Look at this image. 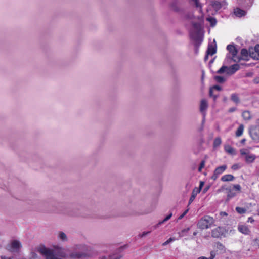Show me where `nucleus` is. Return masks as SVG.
Listing matches in <instances>:
<instances>
[{"mask_svg": "<svg viewBox=\"0 0 259 259\" xmlns=\"http://www.w3.org/2000/svg\"><path fill=\"white\" fill-rule=\"evenodd\" d=\"M96 253L92 246L84 243L76 244L72 247L71 252L68 254L67 257L71 259H83L92 256Z\"/></svg>", "mask_w": 259, "mask_h": 259, "instance_id": "obj_1", "label": "nucleus"}, {"mask_svg": "<svg viewBox=\"0 0 259 259\" xmlns=\"http://www.w3.org/2000/svg\"><path fill=\"white\" fill-rule=\"evenodd\" d=\"M38 251L46 259H65L67 256L66 250L62 247L50 249L42 246L39 247Z\"/></svg>", "mask_w": 259, "mask_h": 259, "instance_id": "obj_2", "label": "nucleus"}, {"mask_svg": "<svg viewBox=\"0 0 259 259\" xmlns=\"http://www.w3.org/2000/svg\"><path fill=\"white\" fill-rule=\"evenodd\" d=\"M240 69V66L238 64H235L230 67L223 65L217 71L218 74L225 73L228 75H232Z\"/></svg>", "mask_w": 259, "mask_h": 259, "instance_id": "obj_3", "label": "nucleus"}, {"mask_svg": "<svg viewBox=\"0 0 259 259\" xmlns=\"http://www.w3.org/2000/svg\"><path fill=\"white\" fill-rule=\"evenodd\" d=\"M214 220L212 217L205 216L198 221L197 227L201 230L209 228L213 224Z\"/></svg>", "mask_w": 259, "mask_h": 259, "instance_id": "obj_4", "label": "nucleus"}, {"mask_svg": "<svg viewBox=\"0 0 259 259\" xmlns=\"http://www.w3.org/2000/svg\"><path fill=\"white\" fill-rule=\"evenodd\" d=\"M127 248V245L118 246L114 245V259H121L124 254V251Z\"/></svg>", "mask_w": 259, "mask_h": 259, "instance_id": "obj_5", "label": "nucleus"}, {"mask_svg": "<svg viewBox=\"0 0 259 259\" xmlns=\"http://www.w3.org/2000/svg\"><path fill=\"white\" fill-rule=\"evenodd\" d=\"M249 133L254 142H259V126H250L249 128Z\"/></svg>", "mask_w": 259, "mask_h": 259, "instance_id": "obj_6", "label": "nucleus"}, {"mask_svg": "<svg viewBox=\"0 0 259 259\" xmlns=\"http://www.w3.org/2000/svg\"><path fill=\"white\" fill-rule=\"evenodd\" d=\"M191 38L195 41V46H199L203 40L201 32H192L190 33Z\"/></svg>", "mask_w": 259, "mask_h": 259, "instance_id": "obj_7", "label": "nucleus"}, {"mask_svg": "<svg viewBox=\"0 0 259 259\" xmlns=\"http://www.w3.org/2000/svg\"><path fill=\"white\" fill-rule=\"evenodd\" d=\"M21 247V243L18 240H13L8 246V249L12 252H17Z\"/></svg>", "mask_w": 259, "mask_h": 259, "instance_id": "obj_8", "label": "nucleus"}, {"mask_svg": "<svg viewBox=\"0 0 259 259\" xmlns=\"http://www.w3.org/2000/svg\"><path fill=\"white\" fill-rule=\"evenodd\" d=\"M225 229L223 227H218L211 231V236L213 238H220L224 236Z\"/></svg>", "mask_w": 259, "mask_h": 259, "instance_id": "obj_9", "label": "nucleus"}, {"mask_svg": "<svg viewBox=\"0 0 259 259\" xmlns=\"http://www.w3.org/2000/svg\"><path fill=\"white\" fill-rule=\"evenodd\" d=\"M211 5L213 9L215 11H219L222 7L226 5L225 0L220 1L219 0H211Z\"/></svg>", "mask_w": 259, "mask_h": 259, "instance_id": "obj_10", "label": "nucleus"}, {"mask_svg": "<svg viewBox=\"0 0 259 259\" xmlns=\"http://www.w3.org/2000/svg\"><path fill=\"white\" fill-rule=\"evenodd\" d=\"M227 165L225 164L217 167L213 172V174L211 176V179L213 180H215L218 177L227 169Z\"/></svg>", "mask_w": 259, "mask_h": 259, "instance_id": "obj_11", "label": "nucleus"}, {"mask_svg": "<svg viewBox=\"0 0 259 259\" xmlns=\"http://www.w3.org/2000/svg\"><path fill=\"white\" fill-rule=\"evenodd\" d=\"M227 49L232 55V59L234 62H237V59H236L238 50L234 45H229L227 46Z\"/></svg>", "mask_w": 259, "mask_h": 259, "instance_id": "obj_12", "label": "nucleus"}, {"mask_svg": "<svg viewBox=\"0 0 259 259\" xmlns=\"http://www.w3.org/2000/svg\"><path fill=\"white\" fill-rule=\"evenodd\" d=\"M241 57H237V62L240 61L241 60H248V52L247 49L243 48L241 50Z\"/></svg>", "mask_w": 259, "mask_h": 259, "instance_id": "obj_13", "label": "nucleus"}, {"mask_svg": "<svg viewBox=\"0 0 259 259\" xmlns=\"http://www.w3.org/2000/svg\"><path fill=\"white\" fill-rule=\"evenodd\" d=\"M57 239L62 242H67L68 240L67 235L62 231H59L57 235Z\"/></svg>", "mask_w": 259, "mask_h": 259, "instance_id": "obj_14", "label": "nucleus"}, {"mask_svg": "<svg viewBox=\"0 0 259 259\" xmlns=\"http://www.w3.org/2000/svg\"><path fill=\"white\" fill-rule=\"evenodd\" d=\"M200 192L197 190L196 187H195L192 191L191 196L189 199V205H190L192 202L194 201V200L195 199L196 195L198 193H200Z\"/></svg>", "mask_w": 259, "mask_h": 259, "instance_id": "obj_15", "label": "nucleus"}, {"mask_svg": "<svg viewBox=\"0 0 259 259\" xmlns=\"http://www.w3.org/2000/svg\"><path fill=\"white\" fill-rule=\"evenodd\" d=\"M172 213L170 212L168 215H167L162 221H159L156 225L154 226V229H157L159 227L160 225L163 224L165 222L167 221L172 217Z\"/></svg>", "mask_w": 259, "mask_h": 259, "instance_id": "obj_16", "label": "nucleus"}, {"mask_svg": "<svg viewBox=\"0 0 259 259\" xmlns=\"http://www.w3.org/2000/svg\"><path fill=\"white\" fill-rule=\"evenodd\" d=\"M235 177L233 175L228 174L222 176L221 180L223 182H229L233 181Z\"/></svg>", "mask_w": 259, "mask_h": 259, "instance_id": "obj_17", "label": "nucleus"}, {"mask_svg": "<svg viewBox=\"0 0 259 259\" xmlns=\"http://www.w3.org/2000/svg\"><path fill=\"white\" fill-rule=\"evenodd\" d=\"M208 107L207 102L205 99L201 100L200 106V111L201 112L205 111Z\"/></svg>", "mask_w": 259, "mask_h": 259, "instance_id": "obj_18", "label": "nucleus"}, {"mask_svg": "<svg viewBox=\"0 0 259 259\" xmlns=\"http://www.w3.org/2000/svg\"><path fill=\"white\" fill-rule=\"evenodd\" d=\"M256 158V156L254 154H249L245 157V160L247 163H252Z\"/></svg>", "mask_w": 259, "mask_h": 259, "instance_id": "obj_19", "label": "nucleus"}, {"mask_svg": "<svg viewBox=\"0 0 259 259\" xmlns=\"http://www.w3.org/2000/svg\"><path fill=\"white\" fill-rule=\"evenodd\" d=\"M216 45L213 46L212 45H209L206 53L210 55H213L216 53Z\"/></svg>", "mask_w": 259, "mask_h": 259, "instance_id": "obj_20", "label": "nucleus"}, {"mask_svg": "<svg viewBox=\"0 0 259 259\" xmlns=\"http://www.w3.org/2000/svg\"><path fill=\"white\" fill-rule=\"evenodd\" d=\"M234 13L235 15L238 17H241L246 15V12L239 8H237L235 10Z\"/></svg>", "mask_w": 259, "mask_h": 259, "instance_id": "obj_21", "label": "nucleus"}, {"mask_svg": "<svg viewBox=\"0 0 259 259\" xmlns=\"http://www.w3.org/2000/svg\"><path fill=\"white\" fill-rule=\"evenodd\" d=\"M238 230L244 234H248L249 232L248 227L244 225H239L238 226Z\"/></svg>", "mask_w": 259, "mask_h": 259, "instance_id": "obj_22", "label": "nucleus"}, {"mask_svg": "<svg viewBox=\"0 0 259 259\" xmlns=\"http://www.w3.org/2000/svg\"><path fill=\"white\" fill-rule=\"evenodd\" d=\"M231 100L236 104L240 103V99L238 97V95L236 93L232 94L231 95Z\"/></svg>", "mask_w": 259, "mask_h": 259, "instance_id": "obj_23", "label": "nucleus"}, {"mask_svg": "<svg viewBox=\"0 0 259 259\" xmlns=\"http://www.w3.org/2000/svg\"><path fill=\"white\" fill-rule=\"evenodd\" d=\"M242 116L245 120H249L251 119V115L249 111H243L242 113Z\"/></svg>", "mask_w": 259, "mask_h": 259, "instance_id": "obj_24", "label": "nucleus"}, {"mask_svg": "<svg viewBox=\"0 0 259 259\" xmlns=\"http://www.w3.org/2000/svg\"><path fill=\"white\" fill-rule=\"evenodd\" d=\"M244 131V125L243 124H240L238 128H237L236 132V137H240L241 136L243 132Z\"/></svg>", "mask_w": 259, "mask_h": 259, "instance_id": "obj_25", "label": "nucleus"}, {"mask_svg": "<svg viewBox=\"0 0 259 259\" xmlns=\"http://www.w3.org/2000/svg\"><path fill=\"white\" fill-rule=\"evenodd\" d=\"M214 79L219 83H223L225 82L226 80V78L221 76H215L214 77Z\"/></svg>", "mask_w": 259, "mask_h": 259, "instance_id": "obj_26", "label": "nucleus"}, {"mask_svg": "<svg viewBox=\"0 0 259 259\" xmlns=\"http://www.w3.org/2000/svg\"><path fill=\"white\" fill-rule=\"evenodd\" d=\"M206 20L210 23V26L211 27H214L217 24V20L215 18L209 17L207 18Z\"/></svg>", "mask_w": 259, "mask_h": 259, "instance_id": "obj_27", "label": "nucleus"}, {"mask_svg": "<svg viewBox=\"0 0 259 259\" xmlns=\"http://www.w3.org/2000/svg\"><path fill=\"white\" fill-rule=\"evenodd\" d=\"M192 25L195 29V32H201V26L200 23L195 22L192 23Z\"/></svg>", "mask_w": 259, "mask_h": 259, "instance_id": "obj_28", "label": "nucleus"}, {"mask_svg": "<svg viewBox=\"0 0 259 259\" xmlns=\"http://www.w3.org/2000/svg\"><path fill=\"white\" fill-rule=\"evenodd\" d=\"M221 142H222V141H221V138L217 137V138H215V139L214 140V141H213V147L215 148V147L219 146L220 145V144H221Z\"/></svg>", "mask_w": 259, "mask_h": 259, "instance_id": "obj_29", "label": "nucleus"}, {"mask_svg": "<svg viewBox=\"0 0 259 259\" xmlns=\"http://www.w3.org/2000/svg\"><path fill=\"white\" fill-rule=\"evenodd\" d=\"M226 190L228 191L227 194V198L228 199L233 198L236 196V193L232 192L231 191V188H227Z\"/></svg>", "mask_w": 259, "mask_h": 259, "instance_id": "obj_30", "label": "nucleus"}, {"mask_svg": "<svg viewBox=\"0 0 259 259\" xmlns=\"http://www.w3.org/2000/svg\"><path fill=\"white\" fill-rule=\"evenodd\" d=\"M225 151L231 154L234 153V149L230 146L225 147Z\"/></svg>", "mask_w": 259, "mask_h": 259, "instance_id": "obj_31", "label": "nucleus"}, {"mask_svg": "<svg viewBox=\"0 0 259 259\" xmlns=\"http://www.w3.org/2000/svg\"><path fill=\"white\" fill-rule=\"evenodd\" d=\"M190 228L189 227L183 229L181 232L179 233V235L180 237H183L186 235V233L190 230Z\"/></svg>", "mask_w": 259, "mask_h": 259, "instance_id": "obj_32", "label": "nucleus"}, {"mask_svg": "<svg viewBox=\"0 0 259 259\" xmlns=\"http://www.w3.org/2000/svg\"><path fill=\"white\" fill-rule=\"evenodd\" d=\"M236 211L239 214L244 213L246 211V209L244 208L237 207L236 208Z\"/></svg>", "mask_w": 259, "mask_h": 259, "instance_id": "obj_33", "label": "nucleus"}, {"mask_svg": "<svg viewBox=\"0 0 259 259\" xmlns=\"http://www.w3.org/2000/svg\"><path fill=\"white\" fill-rule=\"evenodd\" d=\"M175 240L176 239L175 238L170 237L167 241L162 243V246H166L170 242L175 241Z\"/></svg>", "mask_w": 259, "mask_h": 259, "instance_id": "obj_34", "label": "nucleus"}, {"mask_svg": "<svg viewBox=\"0 0 259 259\" xmlns=\"http://www.w3.org/2000/svg\"><path fill=\"white\" fill-rule=\"evenodd\" d=\"M214 90L211 88H210L209 89V95L210 97H212L213 98V99L214 100H215L217 97H218V95H213V91Z\"/></svg>", "mask_w": 259, "mask_h": 259, "instance_id": "obj_35", "label": "nucleus"}, {"mask_svg": "<svg viewBox=\"0 0 259 259\" xmlns=\"http://www.w3.org/2000/svg\"><path fill=\"white\" fill-rule=\"evenodd\" d=\"M151 233V231H147V232H143L142 233H140L138 235V237L140 238H143L145 237L146 235L149 234Z\"/></svg>", "mask_w": 259, "mask_h": 259, "instance_id": "obj_36", "label": "nucleus"}, {"mask_svg": "<svg viewBox=\"0 0 259 259\" xmlns=\"http://www.w3.org/2000/svg\"><path fill=\"white\" fill-rule=\"evenodd\" d=\"M233 189H234L236 191H237L238 192L241 191V187L240 185L239 184H235L233 185Z\"/></svg>", "mask_w": 259, "mask_h": 259, "instance_id": "obj_37", "label": "nucleus"}, {"mask_svg": "<svg viewBox=\"0 0 259 259\" xmlns=\"http://www.w3.org/2000/svg\"><path fill=\"white\" fill-rule=\"evenodd\" d=\"M217 247L219 249L223 250L225 249V246L220 242H218L216 243Z\"/></svg>", "mask_w": 259, "mask_h": 259, "instance_id": "obj_38", "label": "nucleus"}, {"mask_svg": "<svg viewBox=\"0 0 259 259\" xmlns=\"http://www.w3.org/2000/svg\"><path fill=\"white\" fill-rule=\"evenodd\" d=\"M204 165H205V161L204 160L201 161V162L199 165V166L198 167V171H201L202 169L204 168Z\"/></svg>", "mask_w": 259, "mask_h": 259, "instance_id": "obj_39", "label": "nucleus"}, {"mask_svg": "<svg viewBox=\"0 0 259 259\" xmlns=\"http://www.w3.org/2000/svg\"><path fill=\"white\" fill-rule=\"evenodd\" d=\"M240 154L242 156H244L245 157L248 155L249 153L248 152H247L245 149H241L240 150Z\"/></svg>", "mask_w": 259, "mask_h": 259, "instance_id": "obj_40", "label": "nucleus"}, {"mask_svg": "<svg viewBox=\"0 0 259 259\" xmlns=\"http://www.w3.org/2000/svg\"><path fill=\"white\" fill-rule=\"evenodd\" d=\"M255 53L257 54L259 57V45H256L254 49ZM257 59L259 60V58H257Z\"/></svg>", "mask_w": 259, "mask_h": 259, "instance_id": "obj_41", "label": "nucleus"}, {"mask_svg": "<svg viewBox=\"0 0 259 259\" xmlns=\"http://www.w3.org/2000/svg\"><path fill=\"white\" fill-rule=\"evenodd\" d=\"M189 208H187L181 215H180L178 218L179 220L182 219L189 211Z\"/></svg>", "mask_w": 259, "mask_h": 259, "instance_id": "obj_42", "label": "nucleus"}, {"mask_svg": "<svg viewBox=\"0 0 259 259\" xmlns=\"http://www.w3.org/2000/svg\"><path fill=\"white\" fill-rule=\"evenodd\" d=\"M204 183L203 182L200 181L199 188L196 187L197 190H198V191H199L200 192L202 189V188L203 187V186L204 185Z\"/></svg>", "mask_w": 259, "mask_h": 259, "instance_id": "obj_43", "label": "nucleus"}, {"mask_svg": "<svg viewBox=\"0 0 259 259\" xmlns=\"http://www.w3.org/2000/svg\"><path fill=\"white\" fill-rule=\"evenodd\" d=\"M212 88L213 89V90H217L218 91H221L222 90V88L221 87L218 85H214L212 87Z\"/></svg>", "mask_w": 259, "mask_h": 259, "instance_id": "obj_44", "label": "nucleus"}, {"mask_svg": "<svg viewBox=\"0 0 259 259\" xmlns=\"http://www.w3.org/2000/svg\"><path fill=\"white\" fill-rule=\"evenodd\" d=\"M194 2L195 3V6L196 7H201V6L200 4L199 3L198 0H193Z\"/></svg>", "mask_w": 259, "mask_h": 259, "instance_id": "obj_45", "label": "nucleus"}, {"mask_svg": "<svg viewBox=\"0 0 259 259\" xmlns=\"http://www.w3.org/2000/svg\"><path fill=\"white\" fill-rule=\"evenodd\" d=\"M232 168L234 170H236L238 168V166L237 164H234L232 166Z\"/></svg>", "mask_w": 259, "mask_h": 259, "instance_id": "obj_46", "label": "nucleus"}, {"mask_svg": "<svg viewBox=\"0 0 259 259\" xmlns=\"http://www.w3.org/2000/svg\"><path fill=\"white\" fill-rule=\"evenodd\" d=\"M236 110V108L235 107H232L229 109V112H233L235 111Z\"/></svg>", "mask_w": 259, "mask_h": 259, "instance_id": "obj_47", "label": "nucleus"}, {"mask_svg": "<svg viewBox=\"0 0 259 259\" xmlns=\"http://www.w3.org/2000/svg\"><path fill=\"white\" fill-rule=\"evenodd\" d=\"M209 55V54H208V53H206L205 57H204V61H207V60H208V56Z\"/></svg>", "mask_w": 259, "mask_h": 259, "instance_id": "obj_48", "label": "nucleus"}, {"mask_svg": "<svg viewBox=\"0 0 259 259\" xmlns=\"http://www.w3.org/2000/svg\"><path fill=\"white\" fill-rule=\"evenodd\" d=\"M248 222L253 223L254 222V220L252 218L249 217L248 219Z\"/></svg>", "mask_w": 259, "mask_h": 259, "instance_id": "obj_49", "label": "nucleus"}, {"mask_svg": "<svg viewBox=\"0 0 259 259\" xmlns=\"http://www.w3.org/2000/svg\"><path fill=\"white\" fill-rule=\"evenodd\" d=\"M1 259H13V258L7 257L6 256H2Z\"/></svg>", "mask_w": 259, "mask_h": 259, "instance_id": "obj_50", "label": "nucleus"}, {"mask_svg": "<svg viewBox=\"0 0 259 259\" xmlns=\"http://www.w3.org/2000/svg\"><path fill=\"white\" fill-rule=\"evenodd\" d=\"M220 214L223 216H227L228 215L226 212H221Z\"/></svg>", "mask_w": 259, "mask_h": 259, "instance_id": "obj_51", "label": "nucleus"}, {"mask_svg": "<svg viewBox=\"0 0 259 259\" xmlns=\"http://www.w3.org/2000/svg\"><path fill=\"white\" fill-rule=\"evenodd\" d=\"M256 244L259 246V238L255 239L254 240Z\"/></svg>", "mask_w": 259, "mask_h": 259, "instance_id": "obj_52", "label": "nucleus"}, {"mask_svg": "<svg viewBox=\"0 0 259 259\" xmlns=\"http://www.w3.org/2000/svg\"><path fill=\"white\" fill-rule=\"evenodd\" d=\"M191 185L189 183H188L186 185V188H187L188 189H189Z\"/></svg>", "mask_w": 259, "mask_h": 259, "instance_id": "obj_53", "label": "nucleus"}, {"mask_svg": "<svg viewBox=\"0 0 259 259\" xmlns=\"http://www.w3.org/2000/svg\"><path fill=\"white\" fill-rule=\"evenodd\" d=\"M253 54H254V53H253V52L251 53V52L250 51H249V56H250V57H252V58H254V56H253Z\"/></svg>", "mask_w": 259, "mask_h": 259, "instance_id": "obj_54", "label": "nucleus"}, {"mask_svg": "<svg viewBox=\"0 0 259 259\" xmlns=\"http://www.w3.org/2000/svg\"><path fill=\"white\" fill-rule=\"evenodd\" d=\"M245 141H246V139L244 138L241 140V143L242 144H244Z\"/></svg>", "mask_w": 259, "mask_h": 259, "instance_id": "obj_55", "label": "nucleus"}, {"mask_svg": "<svg viewBox=\"0 0 259 259\" xmlns=\"http://www.w3.org/2000/svg\"><path fill=\"white\" fill-rule=\"evenodd\" d=\"M198 259H208V258L206 257L201 256V257H199Z\"/></svg>", "mask_w": 259, "mask_h": 259, "instance_id": "obj_56", "label": "nucleus"}, {"mask_svg": "<svg viewBox=\"0 0 259 259\" xmlns=\"http://www.w3.org/2000/svg\"><path fill=\"white\" fill-rule=\"evenodd\" d=\"M208 187L207 188H205L204 189V192H205L207 191V190L208 189Z\"/></svg>", "mask_w": 259, "mask_h": 259, "instance_id": "obj_57", "label": "nucleus"}, {"mask_svg": "<svg viewBox=\"0 0 259 259\" xmlns=\"http://www.w3.org/2000/svg\"><path fill=\"white\" fill-rule=\"evenodd\" d=\"M198 47H199V46H196V47H197V48L196 49V50H195L196 53H197V52H198Z\"/></svg>", "mask_w": 259, "mask_h": 259, "instance_id": "obj_58", "label": "nucleus"}, {"mask_svg": "<svg viewBox=\"0 0 259 259\" xmlns=\"http://www.w3.org/2000/svg\"><path fill=\"white\" fill-rule=\"evenodd\" d=\"M213 62V59H212L210 61L209 63H212Z\"/></svg>", "mask_w": 259, "mask_h": 259, "instance_id": "obj_59", "label": "nucleus"}, {"mask_svg": "<svg viewBox=\"0 0 259 259\" xmlns=\"http://www.w3.org/2000/svg\"><path fill=\"white\" fill-rule=\"evenodd\" d=\"M197 232H194V233H193V235H194V236L196 235H197Z\"/></svg>", "mask_w": 259, "mask_h": 259, "instance_id": "obj_60", "label": "nucleus"}, {"mask_svg": "<svg viewBox=\"0 0 259 259\" xmlns=\"http://www.w3.org/2000/svg\"><path fill=\"white\" fill-rule=\"evenodd\" d=\"M204 121H205V119L204 118V119H203V121H202V124H203V123H204Z\"/></svg>", "mask_w": 259, "mask_h": 259, "instance_id": "obj_61", "label": "nucleus"}, {"mask_svg": "<svg viewBox=\"0 0 259 259\" xmlns=\"http://www.w3.org/2000/svg\"><path fill=\"white\" fill-rule=\"evenodd\" d=\"M213 257H214L213 256H211V257H210L209 258H210V259H213Z\"/></svg>", "mask_w": 259, "mask_h": 259, "instance_id": "obj_62", "label": "nucleus"}, {"mask_svg": "<svg viewBox=\"0 0 259 259\" xmlns=\"http://www.w3.org/2000/svg\"><path fill=\"white\" fill-rule=\"evenodd\" d=\"M110 259H112V258H110Z\"/></svg>", "mask_w": 259, "mask_h": 259, "instance_id": "obj_63", "label": "nucleus"}]
</instances>
